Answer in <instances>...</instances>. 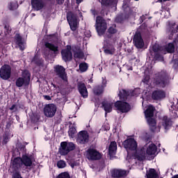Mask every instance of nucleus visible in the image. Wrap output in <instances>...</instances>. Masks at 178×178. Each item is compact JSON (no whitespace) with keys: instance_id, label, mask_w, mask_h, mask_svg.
<instances>
[{"instance_id":"13d9d810","label":"nucleus","mask_w":178,"mask_h":178,"mask_svg":"<svg viewBox=\"0 0 178 178\" xmlns=\"http://www.w3.org/2000/svg\"><path fill=\"white\" fill-rule=\"evenodd\" d=\"M15 108H16V104H13L10 108V111H14Z\"/></svg>"},{"instance_id":"f3484780","label":"nucleus","mask_w":178,"mask_h":178,"mask_svg":"<svg viewBox=\"0 0 178 178\" xmlns=\"http://www.w3.org/2000/svg\"><path fill=\"white\" fill-rule=\"evenodd\" d=\"M31 6L34 10H42L47 6L44 0H31Z\"/></svg>"},{"instance_id":"a878e982","label":"nucleus","mask_w":178,"mask_h":178,"mask_svg":"<svg viewBox=\"0 0 178 178\" xmlns=\"http://www.w3.org/2000/svg\"><path fill=\"white\" fill-rule=\"evenodd\" d=\"M116 149H118V145L115 141H112L108 147V155L111 156L116 155Z\"/></svg>"},{"instance_id":"c03bdc74","label":"nucleus","mask_w":178,"mask_h":178,"mask_svg":"<svg viewBox=\"0 0 178 178\" xmlns=\"http://www.w3.org/2000/svg\"><path fill=\"white\" fill-rule=\"evenodd\" d=\"M12 173L13 178H23L22 177V174H20V171H13Z\"/></svg>"},{"instance_id":"7c9ffc66","label":"nucleus","mask_w":178,"mask_h":178,"mask_svg":"<svg viewBox=\"0 0 178 178\" xmlns=\"http://www.w3.org/2000/svg\"><path fill=\"white\" fill-rule=\"evenodd\" d=\"M32 62L36 65V66H44V60L42 58H40L38 55L35 54L32 59Z\"/></svg>"},{"instance_id":"cd10ccee","label":"nucleus","mask_w":178,"mask_h":178,"mask_svg":"<svg viewBox=\"0 0 178 178\" xmlns=\"http://www.w3.org/2000/svg\"><path fill=\"white\" fill-rule=\"evenodd\" d=\"M147 122L149 124L150 127L151 131H155V129H156V120H155V118H147Z\"/></svg>"},{"instance_id":"5fc2aeb1","label":"nucleus","mask_w":178,"mask_h":178,"mask_svg":"<svg viewBox=\"0 0 178 178\" xmlns=\"http://www.w3.org/2000/svg\"><path fill=\"white\" fill-rule=\"evenodd\" d=\"M44 99H46L47 101H51V96L49 95H44L43 96Z\"/></svg>"},{"instance_id":"37998d69","label":"nucleus","mask_w":178,"mask_h":178,"mask_svg":"<svg viewBox=\"0 0 178 178\" xmlns=\"http://www.w3.org/2000/svg\"><path fill=\"white\" fill-rule=\"evenodd\" d=\"M172 67L175 70H178V58H173L172 60Z\"/></svg>"},{"instance_id":"9b49d317","label":"nucleus","mask_w":178,"mask_h":178,"mask_svg":"<svg viewBox=\"0 0 178 178\" xmlns=\"http://www.w3.org/2000/svg\"><path fill=\"white\" fill-rule=\"evenodd\" d=\"M56 105L54 104H47L44 108V115L47 118H54L56 113Z\"/></svg>"},{"instance_id":"c756f323","label":"nucleus","mask_w":178,"mask_h":178,"mask_svg":"<svg viewBox=\"0 0 178 178\" xmlns=\"http://www.w3.org/2000/svg\"><path fill=\"white\" fill-rule=\"evenodd\" d=\"M146 176L147 178H159V175L154 168H150L149 172L147 171Z\"/></svg>"},{"instance_id":"e2e57ef3","label":"nucleus","mask_w":178,"mask_h":178,"mask_svg":"<svg viewBox=\"0 0 178 178\" xmlns=\"http://www.w3.org/2000/svg\"><path fill=\"white\" fill-rule=\"evenodd\" d=\"M52 85H53V87H54V88H56V85H55V84H54V83H52Z\"/></svg>"},{"instance_id":"b1692460","label":"nucleus","mask_w":178,"mask_h":178,"mask_svg":"<svg viewBox=\"0 0 178 178\" xmlns=\"http://www.w3.org/2000/svg\"><path fill=\"white\" fill-rule=\"evenodd\" d=\"M105 87L106 85H97L93 88V94L99 97V95H102L104 94V91L105 90Z\"/></svg>"},{"instance_id":"412c9836","label":"nucleus","mask_w":178,"mask_h":178,"mask_svg":"<svg viewBox=\"0 0 178 178\" xmlns=\"http://www.w3.org/2000/svg\"><path fill=\"white\" fill-rule=\"evenodd\" d=\"M15 41L16 45H17L20 49V51H24V42L23 41V37L20 35V34L17 33L15 35Z\"/></svg>"},{"instance_id":"e433bc0d","label":"nucleus","mask_w":178,"mask_h":178,"mask_svg":"<svg viewBox=\"0 0 178 178\" xmlns=\"http://www.w3.org/2000/svg\"><path fill=\"white\" fill-rule=\"evenodd\" d=\"M79 70L82 73L87 72V70H88V64H87V63H81L79 64Z\"/></svg>"},{"instance_id":"7ed1b4c3","label":"nucleus","mask_w":178,"mask_h":178,"mask_svg":"<svg viewBox=\"0 0 178 178\" xmlns=\"http://www.w3.org/2000/svg\"><path fill=\"white\" fill-rule=\"evenodd\" d=\"M74 149H76V145L74 143L72 142L63 141L60 143L58 152L63 156H65V155H67L69 152H71V151H74Z\"/></svg>"},{"instance_id":"a211bd4d","label":"nucleus","mask_w":178,"mask_h":178,"mask_svg":"<svg viewBox=\"0 0 178 178\" xmlns=\"http://www.w3.org/2000/svg\"><path fill=\"white\" fill-rule=\"evenodd\" d=\"M77 90L81 97H83V98H88V90H87V86H86V83L83 82H78Z\"/></svg>"},{"instance_id":"79ce46f5","label":"nucleus","mask_w":178,"mask_h":178,"mask_svg":"<svg viewBox=\"0 0 178 178\" xmlns=\"http://www.w3.org/2000/svg\"><path fill=\"white\" fill-rule=\"evenodd\" d=\"M57 168L58 169H63V168H66V162L63 160H60L57 162Z\"/></svg>"},{"instance_id":"4be33fe9","label":"nucleus","mask_w":178,"mask_h":178,"mask_svg":"<svg viewBox=\"0 0 178 178\" xmlns=\"http://www.w3.org/2000/svg\"><path fill=\"white\" fill-rule=\"evenodd\" d=\"M45 48H47L49 51H51L54 54V55H58L59 54V47L50 43L49 42H44Z\"/></svg>"},{"instance_id":"5701e85b","label":"nucleus","mask_w":178,"mask_h":178,"mask_svg":"<svg viewBox=\"0 0 178 178\" xmlns=\"http://www.w3.org/2000/svg\"><path fill=\"white\" fill-rule=\"evenodd\" d=\"M20 162H22L21 157H16L13 159L12 162L13 172L19 171V169L22 168V164L20 163Z\"/></svg>"},{"instance_id":"0e129e2a","label":"nucleus","mask_w":178,"mask_h":178,"mask_svg":"<svg viewBox=\"0 0 178 178\" xmlns=\"http://www.w3.org/2000/svg\"><path fill=\"white\" fill-rule=\"evenodd\" d=\"M71 167L74 168V165L72 164Z\"/></svg>"},{"instance_id":"8fccbe9b","label":"nucleus","mask_w":178,"mask_h":178,"mask_svg":"<svg viewBox=\"0 0 178 178\" xmlns=\"http://www.w3.org/2000/svg\"><path fill=\"white\" fill-rule=\"evenodd\" d=\"M135 158L136 159H138V161H140V162L144 161V159H145V156L143 154H136L135 155Z\"/></svg>"},{"instance_id":"58836bf2","label":"nucleus","mask_w":178,"mask_h":178,"mask_svg":"<svg viewBox=\"0 0 178 178\" xmlns=\"http://www.w3.org/2000/svg\"><path fill=\"white\" fill-rule=\"evenodd\" d=\"M76 133H77V131L74 127H70L68 131V134L70 137H72L73 138Z\"/></svg>"},{"instance_id":"0eeeda50","label":"nucleus","mask_w":178,"mask_h":178,"mask_svg":"<svg viewBox=\"0 0 178 178\" xmlns=\"http://www.w3.org/2000/svg\"><path fill=\"white\" fill-rule=\"evenodd\" d=\"M72 47L71 45H67L65 49L61 50V56L64 62H70L73 59Z\"/></svg>"},{"instance_id":"a19ab883","label":"nucleus","mask_w":178,"mask_h":178,"mask_svg":"<svg viewBox=\"0 0 178 178\" xmlns=\"http://www.w3.org/2000/svg\"><path fill=\"white\" fill-rule=\"evenodd\" d=\"M56 178H70L69 172H63L60 173Z\"/></svg>"},{"instance_id":"4468645a","label":"nucleus","mask_w":178,"mask_h":178,"mask_svg":"<svg viewBox=\"0 0 178 178\" xmlns=\"http://www.w3.org/2000/svg\"><path fill=\"white\" fill-rule=\"evenodd\" d=\"M133 42L138 49H143L144 48V40H143L141 33L136 32L134 35Z\"/></svg>"},{"instance_id":"f8f14e48","label":"nucleus","mask_w":178,"mask_h":178,"mask_svg":"<svg viewBox=\"0 0 178 178\" xmlns=\"http://www.w3.org/2000/svg\"><path fill=\"white\" fill-rule=\"evenodd\" d=\"M87 158L89 161H99L102 155L97 149L89 148L87 150Z\"/></svg>"},{"instance_id":"2eb2a0df","label":"nucleus","mask_w":178,"mask_h":178,"mask_svg":"<svg viewBox=\"0 0 178 178\" xmlns=\"http://www.w3.org/2000/svg\"><path fill=\"white\" fill-rule=\"evenodd\" d=\"M34 156L29 154H23L21 157V163L26 166V168H31L33 166V162H34Z\"/></svg>"},{"instance_id":"4c0bfd02","label":"nucleus","mask_w":178,"mask_h":178,"mask_svg":"<svg viewBox=\"0 0 178 178\" xmlns=\"http://www.w3.org/2000/svg\"><path fill=\"white\" fill-rule=\"evenodd\" d=\"M107 33L108 34H116L118 33V29H116V24H114L111 26H110L108 30Z\"/></svg>"},{"instance_id":"603ef678","label":"nucleus","mask_w":178,"mask_h":178,"mask_svg":"<svg viewBox=\"0 0 178 178\" xmlns=\"http://www.w3.org/2000/svg\"><path fill=\"white\" fill-rule=\"evenodd\" d=\"M177 30H178V26H177L175 29L171 31V35H173V34H176V33H177Z\"/></svg>"},{"instance_id":"473e14b6","label":"nucleus","mask_w":178,"mask_h":178,"mask_svg":"<svg viewBox=\"0 0 178 178\" xmlns=\"http://www.w3.org/2000/svg\"><path fill=\"white\" fill-rule=\"evenodd\" d=\"M118 96L121 101H126V99H127V97H129V92L124 89H122V90H120Z\"/></svg>"},{"instance_id":"f704fd0d","label":"nucleus","mask_w":178,"mask_h":178,"mask_svg":"<svg viewBox=\"0 0 178 178\" xmlns=\"http://www.w3.org/2000/svg\"><path fill=\"white\" fill-rule=\"evenodd\" d=\"M104 52L106 54V55H113L115 54V47L111 46L110 47H104Z\"/></svg>"},{"instance_id":"680f3d73","label":"nucleus","mask_w":178,"mask_h":178,"mask_svg":"<svg viewBox=\"0 0 178 178\" xmlns=\"http://www.w3.org/2000/svg\"><path fill=\"white\" fill-rule=\"evenodd\" d=\"M172 178H178V175H174Z\"/></svg>"},{"instance_id":"423d86ee","label":"nucleus","mask_w":178,"mask_h":178,"mask_svg":"<svg viewBox=\"0 0 178 178\" xmlns=\"http://www.w3.org/2000/svg\"><path fill=\"white\" fill-rule=\"evenodd\" d=\"M122 145L127 151H137L138 147L137 141L133 138L126 139L123 143Z\"/></svg>"},{"instance_id":"72a5a7b5","label":"nucleus","mask_w":178,"mask_h":178,"mask_svg":"<svg viewBox=\"0 0 178 178\" xmlns=\"http://www.w3.org/2000/svg\"><path fill=\"white\" fill-rule=\"evenodd\" d=\"M150 55L154 60H163V56L161 54V51L152 53V51H150Z\"/></svg>"},{"instance_id":"338daca9","label":"nucleus","mask_w":178,"mask_h":178,"mask_svg":"<svg viewBox=\"0 0 178 178\" xmlns=\"http://www.w3.org/2000/svg\"><path fill=\"white\" fill-rule=\"evenodd\" d=\"M66 2H68V3H69V2H70V1H69V0H66Z\"/></svg>"},{"instance_id":"6e6d98bb","label":"nucleus","mask_w":178,"mask_h":178,"mask_svg":"<svg viewBox=\"0 0 178 178\" xmlns=\"http://www.w3.org/2000/svg\"><path fill=\"white\" fill-rule=\"evenodd\" d=\"M145 15H142L141 17H140V23H143L144 22V20H145Z\"/></svg>"},{"instance_id":"f03ea898","label":"nucleus","mask_w":178,"mask_h":178,"mask_svg":"<svg viewBox=\"0 0 178 178\" xmlns=\"http://www.w3.org/2000/svg\"><path fill=\"white\" fill-rule=\"evenodd\" d=\"M95 26L96 31L98 35H99V37L104 35L105 34V31H106V29H108L106 20H105V19L101 16H97L96 17Z\"/></svg>"},{"instance_id":"393cba45","label":"nucleus","mask_w":178,"mask_h":178,"mask_svg":"<svg viewBox=\"0 0 178 178\" xmlns=\"http://www.w3.org/2000/svg\"><path fill=\"white\" fill-rule=\"evenodd\" d=\"M162 126L164 127L165 130H169L172 127V120L168 118L167 115L163 117L162 119Z\"/></svg>"},{"instance_id":"a18cd8bd","label":"nucleus","mask_w":178,"mask_h":178,"mask_svg":"<svg viewBox=\"0 0 178 178\" xmlns=\"http://www.w3.org/2000/svg\"><path fill=\"white\" fill-rule=\"evenodd\" d=\"M152 54H155L157 52H161V48L159 47V46L157 45H153L152 48Z\"/></svg>"},{"instance_id":"4d7b16f0","label":"nucleus","mask_w":178,"mask_h":178,"mask_svg":"<svg viewBox=\"0 0 178 178\" xmlns=\"http://www.w3.org/2000/svg\"><path fill=\"white\" fill-rule=\"evenodd\" d=\"M112 35H113L108 33V34L106 35L104 37H105V38H108V40H111V38H112Z\"/></svg>"},{"instance_id":"aec40b11","label":"nucleus","mask_w":178,"mask_h":178,"mask_svg":"<svg viewBox=\"0 0 178 178\" xmlns=\"http://www.w3.org/2000/svg\"><path fill=\"white\" fill-rule=\"evenodd\" d=\"M72 52L74 58H77L78 59H83L84 58V52H83V50L79 46H73Z\"/></svg>"},{"instance_id":"ea45409f","label":"nucleus","mask_w":178,"mask_h":178,"mask_svg":"<svg viewBox=\"0 0 178 178\" xmlns=\"http://www.w3.org/2000/svg\"><path fill=\"white\" fill-rule=\"evenodd\" d=\"M113 2H115V0H102V5H104V6H111L113 5Z\"/></svg>"},{"instance_id":"6ab92c4d","label":"nucleus","mask_w":178,"mask_h":178,"mask_svg":"<svg viewBox=\"0 0 178 178\" xmlns=\"http://www.w3.org/2000/svg\"><path fill=\"white\" fill-rule=\"evenodd\" d=\"M111 177L121 178L127 176V170L122 169H113L111 172Z\"/></svg>"},{"instance_id":"20e7f679","label":"nucleus","mask_w":178,"mask_h":178,"mask_svg":"<svg viewBox=\"0 0 178 178\" xmlns=\"http://www.w3.org/2000/svg\"><path fill=\"white\" fill-rule=\"evenodd\" d=\"M31 74L29 71H24L23 72V76L19 77L15 81V86L16 87H27L30 84V77Z\"/></svg>"},{"instance_id":"052dcab7","label":"nucleus","mask_w":178,"mask_h":178,"mask_svg":"<svg viewBox=\"0 0 178 178\" xmlns=\"http://www.w3.org/2000/svg\"><path fill=\"white\" fill-rule=\"evenodd\" d=\"M159 2H167V1H170V0H158Z\"/></svg>"},{"instance_id":"c9c22d12","label":"nucleus","mask_w":178,"mask_h":178,"mask_svg":"<svg viewBox=\"0 0 178 178\" xmlns=\"http://www.w3.org/2000/svg\"><path fill=\"white\" fill-rule=\"evenodd\" d=\"M165 49L168 54H173L175 52V44L172 42L168 43Z\"/></svg>"},{"instance_id":"bf43d9fd","label":"nucleus","mask_w":178,"mask_h":178,"mask_svg":"<svg viewBox=\"0 0 178 178\" xmlns=\"http://www.w3.org/2000/svg\"><path fill=\"white\" fill-rule=\"evenodd\" d=\"M83 0H76V3L77 5H80V3H81V2H83Z\"/></svg>"},{"instance_id":"49530a36","label":"nucleus","mask_w":178,"mask_h":178,"mask_svg":"<svg viewBox=\"0 0 178 178\" xmlns=\"http://www.w3.org/2000/svg\"><path fill=\"white\" fill-rule=\"evenodd\" d=\"M4 29L6 34H10L12 33V28L10 27V25H9V24H6L4 26Z\"/></svg>"},{"instance_id":"6e6552de","label":"nucleus","mask_w":178,"mask_h":178,"mask_svg":"<svg viewBox=\"0 0 178 178\" xmlns=\"http://www.w3.org/2000/svg\"><path fill=\"white\" fill-rule=\"evenodd\" d=\"M114 106L115 108H116L118 111H120V112H122V113H127V112L131 109V106L129 103L122 100L117 101L114 104Z\"/></svg>"},{"instance_id":"09e8293b","label":"nucleus","mask_w":178,"mask_h":178,"mask_svg":"<svg viewBox=\"0 0 178 178\" xmlns=\"http://www.w3.org/2000/svg\"><path fill=\"white\" fill-rule=\"evenodd\" d=\"M150 79H151V76H149V75H145L142 81L145 84H148V83H149Z\"/></svg>"},{"instance_id":"f257e3e1","label":"nucleus","mask_w":178,"mask_h":178,"mask_svg":"<svg viewBox=\"0 0 178 178\" xmlns=\"http://www.w3.org/2000/svg\"><path fill=\"white\" fill-rule=\"evenodd\" d=\"M170 75L166 71H161L155 74L152 84L156 88H166L170 84Z\"/></svg>"},{"instance_id":"774afa93","label":"nucleus","mask_w":178,"mask_h":178,"mask_svg":"<svg viewBox=\"0 0 178 178\" xmlns=\"http://www.w3.org/2000/svg\"><path fill=\"white\" fill-rule=\"evenodd\" d=\"M102 12H103V13H104V10H102Z\"/></svg>"},{"instance_id":"c85d7f7f","label":"nucleus","mask_w":178,"mask_h":178,"mask_svg":"<svg viewBox=\"0 0 178 178\" xmlns=\"http://www.w3.org/2000/svg\"><path fill=\"white\" fill-rule=\"evenodd\" d=\"M156 152V145L154 143H151L147 150H146V153L147 154V155H155Z\"/></svg>"},{"instance_id":"864d4df0","label":"nucleus","mask_w":178,"mask_h":178,"mask_svg":"<svg viewBox=\"0 0 178 178\" xmlns=\"http://www.w3.org/2000/svg\"><path fill=\"white\" fill-rule=\"evenodd\" d=\"M10 126H12V122L10 121H8L6 122V129H10Z\"/></svg>"},{"instance_id":"39448f33","label":"nucleus","mask_w":178,"mask_h":178,"mask_svg":"<svg viewBox=\"0 0 178 178\" xmlns=\"http://www.w3.org/2000/svg\"><path fill=\"white\" fill-rule=\"evenodd\" d=\"M54 73L65 84H69L67 73H66V69L63 66L59 65H56L54 67Z\"/></svg>"},{"instance_id":"de8ad7c7","label":"nucleus","mask_w":178,"mask_h":178,"mask_svg":"<svg viewBox=\"0 0 178 178\" xmlns=\"http://www.w3.org/2000/svg\"><path fill=\"white\" fill-rule=\"evenodd\" d=\"M8 143H9V135L5 134L3 136V144H4V145H6Z\"/></svg>"},{"instance_id":"dca6fc26","label":"nucleus","mask_w":178,"mask_h":178,"mask_svg":"<svg viewBox=\"0 0 178 178\" xmlns=\"http://www.w3.org/2000/svg\"><path fill=\"white\" fill-rule=\"evenodd\" d=\"M166 97V93L163 90H156L152 93V99L153 101H161Z\"/></svg>"},{"instance_id":"1a4fd4ad","label":"nucleus","mask_w":178,"mask_h":178,"mask_svg":"<svg viewBox=\"0 0 178 178\" xmlns=\"http://www.w3.org/2000/svg\"><path fill=\"white\" fill-rule=\"evenodd\" d=\"M12 74V67L8 64H5L0 68V77L2 80H9Z\"/></svg>"},{"instance_id":"9d476101","label":"nucleus","mask_w":178,"mask_h":178,"mask_svg":"<svg viewBox=\"0 0 178 178\" xmlns=\"http://www.w3.org/2000/svg\"><path fill=\"white\" fill-rule=\"evenodd\" d=\"M67 20L69 23L72 31L77 30V17L72 12H69L67 14Z\"/></svg>"},{"instance_id":"bb28decb","label":"nucleus","mask_w":178,"mask_h":178,"mask_svg":"<svg viewBox=\"0 0 178 178\" xmlns=\"http://www.w3.org/2000/svg\"><path fill=\"white\" fill-rule=\"evenodd\" d=\"M154 112H155V107L152 105H149L147 109L145 111V118H154Z\"/></svg>"},{"instance_id":"2f4dec72","label":"nucleus","mask_w":178,"mask_h":178,"mask_svg":"<svg viewBox=\"0 0 178 178\" xmlns=\"http://www.w3.org/2000/svg\"><path fill=\"white\" fill-rule=\"evenodd\" d=\"M102 106L104 108L106 115L112 112V104L111 103L103 102L102 103Z\"/></svg>"},{"instance_id":"3c124183","label":"nucleus","mask_w":178,"mask_h":178,"mask_svg":"<svg viewBox=\"0 0 178 178\" xmlns=\"http://www.w3.org/2000/svg\"><path fill=\"white\" fill-rule=\"evenodd\" d=\"M31 122H33V123H37V122H38V120H40V118H38V115H33L31 118Z\"/></svg>"},{"instance_id":"69168bd1","label":"nucleus","mask_w":178,"mask_h":178,"mask_svg":"<svg viewBox=\"0 0 178 178\" xmlns=\"http://www.w3.org/2000/svg\"><path fill=\"white\" fill-rule=\"evenodd\" d=\"M88 37H91V34L88 35Z\"/></svg>"},{"instance_id":"ddd939ff","label":"nucleus","mask_w":178,"mask_h":178,"mask_svg":"<svg viewBox=\"0 0 178 178\" xmlns=\"http://www.w3.org/2000/svg\"><path fill=\"white\" fill-rule=\"evenodd\" d=\"M76 141L79 144H87L90 141V135L87 131H81L77 134Z\"/></svg>"}]
</instances>
